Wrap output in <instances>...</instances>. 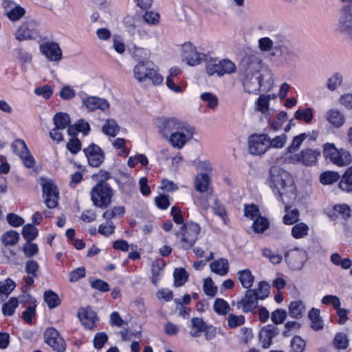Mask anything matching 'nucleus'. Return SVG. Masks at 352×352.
<instances>
[{
    "mask_svg": "<svg viewBox=\"0 0 352 352\" xmlns=\"http://www.w3.org/2000/svg\"><path fill=\"white\" fill-rule=\"evenodd\" d=\"M269 185L280 201L287 204L296 197V187L294 181L287 171L278 166L270 169Z\"/></svg>",
    "mask_w": 352,
    "mask_h": 352,
    "instance_id": "f257e3e1",
    "label": "nucleus"
},
{
    "mask_svg": "<svg viewBox=\"0 0 352 352\" xmlns=\"http://www.w3.org/2000/svg\"><path fill=\"white\" fill-rule=\"evenodd\" d=\"M263 62L258 54H251L245 62L243 87L249 94H256L261 88L258 72L262 67Z\"/></svg>",
    "mask_w": 352,
    "mask_h": 352,
    "instance_id": "f03ea898",
    "label": "nucleus"
},
{
    "mask_svg": "<svg viewBox=\"0 0 352 352\" xmlns=\"http://www.w3.org/2000/svg\"><path fill=\"white\" fill-rule=\"evenodd\" d=\"M133 76L139 82L149 80L153 85H158L163 81V77L148 61H140L133 68Z\"/></svg>",
    "mask_w": 352,
    "mask_h": 352,
    "instance_id": "7ed1b4c3",
    "label": "nucleus"
},
{
    "mask_svg": "<svg viewBox=\"0 0 352 352\" xmlns=\"http://www.w3.org/2000/svg\"><path fill=\"white\" fill-rule=\"evenodd\" d=\"M199 232V225L190 221L180 226L179 230L175 232V235L177 237L180 238L182 247L184 249H190L197 240Z\"/></svg>",
    "mask_w": 352,
    "mask_h": 352,
    "instance_id": "20e7f679",
    "label": "nucleus"
},
{
    "mask_svg": "<svg viewBox=\"0 0 352 352\" xmlns=\"http://www.w3.org/2000/svg\"><path fill=\"white\" fill-rule=\"evenodd\" d=\"M323 155L338 166H345L352 162L351 153L344 149H338L332 143H325L322 146Z\"/></svg>",
    "mask_w": 352,
    "mask_h": 352,
    "instance_id": "39448f33",
    "label": "nucleus"
},
{
    "mask_svg": "<svg viewBox=\"0 0 352 352\" xmlns=\"http://www.w3.org/2000/svg\"><path fill=\"white\" fill-rule=\"evenodd\" d=\"M112 195V189L105 182H99L91 191L94 205L101 208H107L111 204Z\"/></svg>",
    "mask_w": 352,
    "mask_h": 352,
    "instance_id": "423d86ee",
    "label": "nucleus"
},
{
    "mask_svg": "<svg viewBox=\"0 0 352 352\" xmlns=\"http://www.w3.org/2000/svg\"><path fill=\"white\" fill-rule=\"evenodd\" d=\"M274 48L280 52L279 61L281 65L292 67L296 65L298 56L287 40H278Z\"/></svg>",
    "mask_w": 352,
    "mask_h": 352,
    "instance_id": "0eeeda50",
    "label": "nucleus"
},
{
    "mask_svg": "<svg viewBox=\"0 0 352 352\" xmlns=\"http://www.w3.org/2000/svg\"><path fill=\"white\" fill-rule=\"evenodd\" d=\"M320 156V151L318 149L307 148L300 153L290 155L287 161L291 164H301L306 166H311L316 164L318 157Z\"/></svg>",
    "mask_w": 352,
    "mask_h": 352,
    "instance_id": "6e6552de",
    "label": "nucleus"
},
{
    "mask_svg": "<svg viewBox=\"0 0 352 352\" xmlns=\"http://www.w3.org/2000/svg\"><path fill=\"white\" fill-rule=\"evenodd\" d=\"M206 70L209 76L216 74L218 76H223L225 74L234 73L236 67L233 62L228 59H223L218 62L210 60L207 62Z\"/></svg>",
    "mask_w": 352,
    "mask_h": 352,
    "instance_id": "1a4fd4ad",
    "label": "nucleus"
},
{
    "mask_svg": "<svg viewBox=\"0 0 352 352\" xmlns=\"http://www.w3.org/2000/svg\"><path fill=\"white\" fill-rule=\"evenodd\" d=\"M248 151L254 156H261L268 150V135L264 133H254L248 137Z\"/></svg>",
    "mask_w": 352,
    "mask_h": 352,
    "instance_id": "9d476101",
    "label": "nucleus"
},
{
    "mask_svg": "<svg viewBox=\"0 0 352 352\" xmlns=\"http://www.w3.org/2000/svg\"><path fill=\"white\" fill-rule=\"evenodd\" d=\"M206 55L197 52V48L191 43H185L182 47V57L184 61L190 66H196L201 63Z\"/></svg>",
    "mask_w": 352,
    "mask_h": 352,
    "instance_id": "9b49d317",
    "label": "nucleus"
},
{
    "mask_svg": "<svg viewBox=\"0 0 352 352\" xmlns=\"http://www.w3.org/2000/svg\"><path fill=\"white\" fill-rule=\"evenodd\" d=\"M307 258V252L304 250L295 248L290 250L285 254V261L290 268L300 270L303 266Z\"/></svg>",
    "mask_w": 352,
    "mask_h": 352,
    "instance_id": "f8f14e48",
    "label": "nucleus"
},
{
    "mask_svg": "<svg viewBox=\"0 0 352 352\" xmlns=\"http://www.w3.org/2000/svg\"><path fill=\"white\" fill-rule=\"evenodd\" d=\"M36 24L33 20L22 23L15 32V38L19 41L35 38L37 36Z\"/></svg>",
    "mask_w": 352,
    "mask_h": 352,
    "instance_id": "ddd939ff",
    "label": "nucleus"
},
{
    "mask_svg": "<svg viewBox=\"0 0 352 352\" xmlns=\"http://www.w3.org/2000/svg\"><path fill=\"white\" fill-rule=\"evenodd\" d=\"M45 343L50 346L57 352H64L65 349V342L60 336L58 331L54 328H48L44 334Z\"/></svg>",
    "mask_w": 352,
    "mask_h": 352,
    "instance_id": "4468645a",
    "label": "nucleus"
},
{
    "mask_svg": "<svg viewBox=\"0 0 352 352\" xmlns=\"http://www.w3.org/2000/svg\"><path fill=\"white\" fill-rule=\"evenodd\" d=\"M42 188L47 206L50 208H56L58 205V192L54 182L50 180H43Z\"/></svg>",
    "mask_w": 352,
    "mask_h": 352,
    "instance_id": "2eb2a0df",
    "label": "nucleus"
},
{
    "mask_svg": "<svg viewBox=\"0 0 352 352\" xmlns=\"http://www.w3.org/2000/svg\"><path fill=\"white\" fill-rule=\"evenodd\" d=\"M2 7L4 10L5 15L11 21H17L20 20L25 14V10L14 1L11 0H3Z\"/></svg>",
    "mask_w": 352,
    "mask_h": 352,
    "instance_id": "dca6fc26",
    "label": "nucleus"
},
{
    "mask_svg": "<svg viewBox=\"0 0 352 352\" xmlns=\"http://www.w3.org/2000/svg\"><path fill=\"white\" fill-rule=\"evenodd\" d=\"M39 50L50 61L59 62L62 58L61 49L56 43L44 42L40 45Z\"/></svg>",
    "mask_w": 352,
    "mask_h": 352,
    "instance_id": "f3484780",
    "label": "nucleus"
},
{
    "mask_svg": "<svg viewBox=\"0 0 352 352\" xmlns=\"http://www.w3.org/2000/svg\"><path fill=\"white\" fill-rule=\"evenodd\" d=\"M84 153L89 165L93 167H98L104 161V153L98 145L94 144H90L84 149Z\"/></svg>",
    "mask_w": 352,
    "mask_h": 352,
    "instance_id": "a211bd4d",
    "label": "nucleus"
},
{
    "mask_svg": "<svg viewBox=\"0 0 352 352\" xmlns=\"http://www.w3.org/2000/svg\"><path fill=\"white\" fill-rule=\"evenodd\" d=\"M258 298L254 295L253 290L248 289L244 297L236 302L238 309H241L244 313L253 312L258 306Z\"/></svg>",
    "mask_w": 352,
    "mask_h": 352,
    "instance_id": "6ab92c4d",
    "label": "nucleus"
},
{
    "mask_svg": "<svg viewBox=\"0 0 352 352\" xmlns=\"http://www.w3.org/2000/svg\"><path fill=\"white\" fill-rule=\"evenodd\" d=\"M82 104L89 111L100 109L104 111L109 108L108 101L96 96H89L82 99Z\"/></svg>",
    "mask_w": 352,
    "mask_h": 352,
    "instance_id": "aec40b11",
    "label": "nucleus"
},
{
    "mask_svg": "<svg viewBox=\"0 0 352 352\" xmlns=\"http://www.w3.org/2000/svg\"><path fill=\"white\" fill-rule=\"evenodd\" d=\"M184 126V124L176 118H166L162 123L160 131L163 136L167 138L175 131L182 129Z\"/></svg>",
    "mask_w": 352,
    "mask_h": 352,
    "instance_id": "412c9836",
    "label": "nucleus"
},
{
    "mask_svg": "<svg viewBox=\"0 0 352 352\" xmlns=\"http://www.w3.org/2000/svg\"><path fill=\"white\" fill-rule=\"evenodd\" d=\"M326 121L333 128L338 129L345 123L344 114L336 109L328 110L324 116Z\"/></svg>",
    "mask_w": 352,
    "mask_h": 352,
    "instance_id": "4be33fe9",
    "label": "nucleus"
},
{
    "mask_svg": "<svg viewBox=\"0 0 352 352\" xmlns=\"http://www.w3.org/2000/svg\"><path fill=\"white\" fill-rule=\"evenodd\" d=\"M78 316L82 324L87 329H92L98 320L96 312L89 307L80 309Z\"/></svg>",
    "mask_w": 352,
    "mask_h": 352,
    "instance_id": "5701e85b",
    "label": "nucleus"
},
{
    "mask_svg": "<svg viewBox=\"0 0 352 352\" xmlns=\"http://www.w3.org/2000/svg\"><path fill=\"white\" fill-rule=\"evenodd\" d=\"M276 328L273 324H268L263 327L260 331L259 338L262 346L267 349L272 342V338L275 336Z\"/></svg>",
    "mask_w": 352,
    "mask_h": 352,
    "instance_id": "b1692460",
    "label": "nucleus"
},
{
    "mask_svg": "<svg viewBox=\"0 0 352 352\" xmlns=\"http://www.w3.org/2000/svg\"><path fill=\"white\" fill-rule=\"evenodd\" d=\"M46 7L55 14H61L69 10V3L67 0H45Z\"/></svg>",
    "mask_w": 352,
    "mask_h": 352,
    "instance_id": "393cba45",
    "label": "nucleus"
},
{
    "mask_svg": "<svg viewBox=\"0 0 352 352\" xmlns=\"http://www.w3.org/2000/svg\"><path fill=\"white\" fill-rule=\"evenodd\" d=\"M260 79V85L262 91H270L274 85V80L273 77V73L268 69H263L261 74L258 73Z\"/></svg>",
    "mask_w": 352,
    "mask_h": 352,
    "instance_id": "a878e982",
    "label": "nucleus"
},
{
    "mask_svg": "<svg viewBox=\"0 0 352 352\" xmlns=\"http://www.w3.org/2000/svg\"><path fill=\"white\" fill-rule=\"evenodd\" d=\"M338 188L346 193H352V166L348 167L342 175Z\"/></svg>",
    "mask_w": 352,
    "mask_h": 352,
    "instance_id": "bb28decb",
    "label": "nucleus"
},
{
    "mask_svg": "<svg viewBox=\"0 0 352 352\" xmlns=\"http://www.w3.org/2000/svg\"><path fill=\"white\" fill-rule=\"evenodd\" d=\"M340 30L344 33L351 35L352 32V12L343 10L339 19Z\"/></svg>",
    "mask_w": 352,
    "mask_h": 352,
    "instance_id": "cd10ccee",
    "label": "nucleus"
},
{
    "mask_svg": "<svg viewBox=\"0 0 352 352\" xmlns=\"http://www.w3.org/2000/svg\"><path fill=\"white\" fill-rule=\"evenodd\" d=\"M210 267L213 273L219 276H225L229 270V263L226 258H221L212 261L210 264Z\"/></svg>",
    "mask_w": 352,
    "mask_h": 352,
    "instance_id": "c85d7f7f",
    "label": "nucleus"
},
{
    "mask_svg": "<svg viewBox=\"0 0 352 352\" xmlns=\"http://www.w3.org/2000/svg\"><path fill=\"white\" fill-rule=\"evenodd\" d=\"M308 317L311 320V327L314 331H320L323 329V320L320 316V310L316 308H312L309 314Z\"/></svg>",
    "mask_w": 352,
    "mask_h": 352,
    "instance_id": "c756f323",
    "label": "nucleus"
},
{
    "mask_svg": "<svg viewBox=\"0 0 352 352\" xmlns=\"http://www.w3.org/2000/svg\"><path fill=\"white\" fill-rule=\"evenodd\" d=\"M206 324L203 319L199 318H192L190 320V335L193 338L199 337L206 329Z\"/></svg>",
    "mask_w": 352,
    "mask_h": 352,
    "instance_id": "7c9ffc66",
    "label": "nucleus"
},
{
    "mask_svg": "<svg viewBox=\"0 0 352 352\" xmlns=\"http://www.w3.org/2000/svg\"><path fill=\"white\" fill-rule=\"evenodd\" d=\"M16 283L10 278L0 281V302H3L15 289Z\"/></svg>",
    "mask_w": 352,
    "mask_h": 352,
    "instance_id": "2f4dec72",
    "label": "nucleus"
},
{
    "mask_svg": "<svg viewBox=\"0 0 352 352\" xmlns=\"http://www.w3.org/2000/svg\"><path fill=\"white\" fill-rule=\"evenodd\" d=\"M274 94H263L257 99L256 102V109L263 113H267L269 111V103L272 99H276Z\"/></svg>",
    "mask_w": 352,
    "mask_h": 352,
    "instance_id": "473e14b6",
    "label": "nucleus"
},
{
    "mask_svg": "<svg viewBox=\"0 0 352 352\" xmlns=\"http://www.w3.org/2000/svg\"><path fill=\"white\" fill-rule=\"evenodd\" d=\"M305 310V306L302 300L292 301L289 306V315L292 318L298 319L302 317Z\"/></svg>",
    "mask_w": 352,
    "mask_h": 352,
    "instance_id": "72a5a7b5",
    "label": "nucleus"
},
{
    "mask_svg": "<svg viewBox=\"0 0 352 352\" xmlns=\"http://www.w3.org/2000/svg\"><path fill=\"white\" fill-rule=\"evenodd\" d=\"M237 275L243 287L250 289L254 280V277L250 270L248 269L240 270L238 272Z\"/></svg>",
    "mask_w": 352,
    "mask_h": 352,
    "instance_id": "f704fd0d",
    "label": "nucleus"
},
{
    "mask_svg": "<svg viewBox=\"0 0 352 352\" xmlns=\"http://www.w3.org/2000/svg\"><path fill=\"white\" fill-rule=\"evenodd\" d=\"M169 142L173 147L180 149L186 144L187 137L184 133L177 131L169 136Z\"/></svg>",
    "mask_w": 352,
    "mask_h": 352,
    "instance_id": "c9c22d12",
    "label": "nucleus"
},
{
    "mask_svg": "<svg viewBox=\"0 0 352 352\" xmlns=\"http://www.w3.org/2000/svg\"><path fill=\"white\" fill-rule=\"evenodd\" d=\"M119 131L120 126L117 122L113 119L107 120L102 127V133L111 137H115Z\"/></svg>",
    "mask_w": 352,
    "mask_h": 352,
    "instance_id": "e433bc0d",
    "label": "nucleus"
},
{
    "mask_svg": "<svg viewBox=\"0 0 352 352\" xmlns=\"http://www.w3.org/2000/svg\"><path fill=\"white\" fill-rule=\"evenodd\" d=\"M307 134L305 133L294 136L291 144L287 148V153L291 155L295 154L294 153L300 148L302 142L307 138Z\"/></svg>",
    "mask_w": 352,
    "mask_h": 352,
    "instance_id": "4c0bfd02",
    "label": "nucleus"
},
{
    "mask_svg": "<svg viewBox=\"0 0 352 352\" xmlns=\"http://www.w3.org/2000/svg\"><path fill=\"white\" fill-rule=\"evenodd\" d=\"M55 127L60 129L67 128L70 124L69 116L66 113H57L53 118Z\"/></svg>",
    "mask_w": 352,
    "mask_h": 352,
    "instance_id": "58836bf2",
    "label": "nucleus"
},
{
    "mask_svg": "<svg viewBox=\"0 0 352 352\" xmlns=\"http://www.w3.org/2000/svg\"><path fill=\"white\" fill-rule=\"evenodd\" d=\"M294 116L296 120L302 121L306 124H309L314 118L313 109L311 107H307L304 109H298L295 112Z\"/></svg>",
    "mask_w": 352,
    "mask_h": 352,
    "instance_id": "ea45409f",
    "label": "nucleus"
},
{
    "mask_svg": "<svg viewBox=\"0 0 352 352\" xmlns=\"http://www.w3.org/2000/svg\"><path fill=\"white\" fill-rule=\"evenodd\" d=\"M44 300L50 309L55 308L60 304V298L52 290H47L45 292Z\"/></svg>",
    "mask_w": 352,
    "mask_h": 352,
    "instance_id": "a19ab883",
    "label": "nucleus"
},
{
    "mask_svg": "<svg viewBox=\"0 0 352 352\" xmlns=\"http://www.w3.org/2000/svg\"><path fill=\"white\" fill-rule=\"evenodd\" d=\"M309 228L305 223H298L292 228V235L295 239H302L308 234Z\"/></svg>",
    "mask_w": 352,
    "mask_h": 352,
    "instance_id": "79ce46f5",
    "label": "nucleus"
},
{
    "mask_svg": "<svg viewBox=\"0 0 352 352\" xmlns=\"http://www.w3.org/2000/svg\"><path fill=\"white\" fill-rule=\"evenodd\" d=\"M340 178L338 173L329 170L320 175V181L324 185H330L338 182Z\"/></svg>",
    "mask_w": 352,
    "mask_h": 352,
    "instance_id": "37998d69",
    "label": "nucleus"
},
{
    "mask_svg": "<svg viewBox=\"0 0 352 352\" xmlns=\"http://www.w3.org/2000/svg\"><path fill=\"white\" fill-rule=\"evenodd\" d=\"M333 346L338 350L346 349L349 346V339L344 333H338L333 340Z\"/></svg>",
    "mask_w": 352,
    "mask_h": 352,
    "instance_id": "c03bdc74",
    "label": "nucleus"
},
{
    "mask_svg": "<svg viewBox=\"0 0 352 352\" xmlns=\"http://www.w3.org/2000/svg\"><path fill=\"white\" fill-rule=\"evenodd\" d=\"M210 183L209 176L206 174H200L195 179V188L199 192H206Z\"/></svg>",
    "mask_w": 352,
    "mask_h": 352,
    "instance_id": "a18cd8bd",
    "label": "nucleus"
},
{
    "mask_svg": "<svg viewBox=\"0 0 352 352\" xmlns=\"http://www.w3.org/2000/svg\"><path fill=\"white\" fill-rule=\"evenodd\" d=\"M287 141V136L285 134L277 135L272 139L268 136V148H282L285 146Z\"/></svg>",
    "mask_w": 352,
    "mask_h": 352,
    "instance_id": "49530a36",
    "label": "nucleus"
},
{
    "mask_svg": "<svg viewBox=\"0 0 352 352\" xmlns=\"http://www.w3.org/2000/svg\"><path fill=\"white\" fill-rule=\"evenodd\" d=\"M285 214L283 217V222L287 225H292L296 223L299 219V211L297 209L289 210L285 206Z\"/></svg>",
    "mask_w": 352,
    "mask_h": 352,
    "instance_id": "de8ad7c7",
    "label": "nucleus"
},
{
    "mask_svg": "<svg viewBox=\"0 0 352 352\" xmlns=\"http://www.w3.org/2000/svg\"><path fill=\"white\" fill-rule=\"evenodd\" d=\"M19 305V301L16 298H11L7 302L4 303L2 307V312L4 316H12L16 308Z\"/></svg>",
    "mask_w": 352,
    "mask_h": 352,
    "instance_id": "09e8293b",
    "label": "nucleus"
},
{
    "mask_svg": "<svg viewBox=\"0 0 352 352\" xmlns=\"http://www.w3.org/2000/svg\"><path fill=\"white\" fill-rule=\"evenodd\" d=\"M22 235L26 241H32L37 236L38 230L33 225L27 224L23 228Z\"/></svg>",
    "mask_w": 352,
    "mask_h": 352,
    "instance_id": "8fccbe9b",
    "label": "nucleus"
},
{
    "mask_svg": "<svg viewBox=\"0 0 352 352\" xmlns=\"http://www.w3.org/2000/svg\"><path fill=\"white\" fill-rule=\"evenodd\" d=\"M254 292V295L258 300H264L269 295L270 285L265 282H260L258 287L252 289Z\"/></svg>",
    "mask_w": 352,
    "mask_h": 352,
    "instance_id": "3c124183",
    "label": "nucleus"
},
{
    "mask_svg": "<svg viewBox=\"0 0 352 352\" xmlns=\"http://www.w3.org/2000/svg\"><path fill=\"white\" fill-rule=\"evenodd\" d=\"M11 147L13 151L19 157L23 156L24 154H27L29 151L25 142L20 139L14 140Z\"/></svg>",
    "mask_w": 352,
    "mask_h": 352,
    "instance_id": "603ef678",
    "label": "nucleus"
},
{
    "mask_svg": "<svg viewBox=\"0 0 352 352\" xmlns=\"http://www.w3.org/2000/svg\"><path fill=\"white\" fill-rule=\"evenodd\" d=\"M290 346V352H304L306 342L301 337L296 336L292 338Z\"/></svg>",
    "mask_w": 352,
    "mask_h": 352,
    "instance_id": "864d4df0",
    "label": "nucleus"
},
{
    "mask_svg": "<svg viewBox=\"0 0 352 352\" xmlns=\"http://www.w3.org/2000/svg\"><path fill=\"white\" fill-rule=\"evenodd\" d=\"M174 284L176 287H181L186 282L188 279V274L183 268L176 269L173 274Z\"/></svg>",
    "mask_w": 352,
    "mask_h": 352,
    "instance_id": "5fc2aeb1",
    "label": "nucleus"
},
{
    "mask_svg": "<svg viewBox=\"0 0 352 352\" xmlns=\"http://www.w3.org/2000/svg\"><path fill=\"white\" fill-rule=\"evenodd\" d=\"M269 226L267 219L263 217H258L253 222V230L255 232L263 233Z\"/></svg>",
    "mask_w": 352,
    "mask_h": 352,
    "instance_id": "6e6d98bb",
    "label": "nucleus"
},
{
    "mask_svg": "<svg viewBox=\"0 0 352 352\" xmlns=\"http://www.w3.org/2000/svg\"><path fill=\"white\" fill-rule=\"evenodd\" d=\"M19 238V234L16 231L10 230L3 234L1 241L5 245H13L18 242Z\"/></svg>",
    "mask_w": 352,
    "mask_h": 352,
    "instance_id": "4d7b16f0",
    "label": "nucleus"
},
{
    "mask_svg": "<svg viewBox=\"0 0 352 352\" xmlns=\"http://www.w3.org/2000/svg\"><path fill=\"white\" fill-rule=\"evenodd\" d=\"M214 310L220 315H226L230 310L228 303L222 298H217L214 302Z\"/></svg>",
    "mask_w": 352,
    "mask_h": 352,
    "instance_id": "13d9d810",
    "label": "nucleus"
},
{
    "mask_svg": "<svg viewBox=\"0 0 352 352\" xmlns=\"http://www.w3.org/2000/svg\"><path fill=\"white\" fill-rule=\"evenodd\" d=\"M287 316V314L285 310L277 309L271 314V320L274 324H280L285 322Z\"/></svg>",
    "mask_w": 352,
    "mask_h": 352,
    "instance_id": "bf43d9fd",
    "label": "nucleus"
},
{
    "mask_svg": "<svg viewBox=\"0 0 352 352\" xmlns=\"http://www.w3.org/2000/svg\"><path fill=\"white\" fill-rule=\"evenodd\" d=\"M245 317L243 315L236 316L234 314H230L228 316V324L231 329L236 328L243 324Z\"/></svg>",
    "mask_w": 352,
    "mask_h": 352,
    "instance_id": "052dcab7",
    "label": "nucleus"
},
{
    "mask_svg": "<svg viewBox=\"0 0 352 352\" xmlns=\"http://www.w3.org/2000/svg\"><path fill=\"white\" fill-rule=\"evenodd\" d=\"M276 41H272L269 37L261 38L258 41V48L262 52H270L273 49L274 45H276Z\"/></svg>",
    "mask_w": 352,
    "mask_h": 352,
    "instance_id": "680f3d73",
    "label": "nucleus"
},
{
    "mask_svg": "<svg viewBox=\"0 0 352 352\" xmlns=\"http://www.w3.org/2000/svg\"><path fill=\"white\" fill-rule=\"evenodd\" d=\"M22 250L26 257L31 258L38 252V245L31 241H26L22 248Z\"/></svg>",
    "mask_w": 352,
    "mask_h": 352,
    "instance_id": "e2e57ef3",
    "label": "nucleus"
},
{
    "mask_svg": "<svg viewBox=\"0 0 352 352\" xmlns=\"http://www.w3.org/2000/svg\"><path fill=\"white\" fill-rule=\"evenodd\" d=\"M203 289L204 293L210 297H214L217 292V289L213 285V281L212 278H207L204 279Z\"/></svg>",
    "mask_w": 352,
    "mask_h": 352,
    "instance_id": "0e129e2a",
    "label": "nucleus"
},
{
    "mask_svg": "<svg viewBox=\"0 0 352 352\" xmlns=\"http://www.w3.org/2000/svg\"><path fill=\"white\" fill-rule=\"evenodd\" d=\"M160 16L159 13L155 11L146 12L143 15L144 21L149 25H157L160 22Z\"/></svg>",
    "mask_w": 352,
    "mask_h": 352,
    "instance_id": "69168bd1",
    "label": "nucleus"
},
{
    "mask_svg": "<svg viewBox=\"0 0 352 352\" xmlns=\"http://www.w3.org/2000/svg\"><path fill=\"white\" fill-rule=\"evenodd\" d=\"M342 82V76L339 73H336L329 78L327 82V87L329 89L333 91L341 85Z\"/></svg>",
    "mask_w": 352,
    "mask_h": 352,
    "instance_id": "338daca9",
    "label": "nucleus"
},
{
    "mask_svg": "<svg viewBox=\"0 0 352 352\" xmlns=\"http://www.w3.org/2000/svg\"><path fill=\"white\" fill-rule=\"evenodd\" d=\"M201 99L207 103L210 109H214L218 104L217 98L210 92H206L201 95Z\"/></svg>",
    "mask_w": 352,
    "mask_h": 352,
    "instance_id": "774afa93",
    "label": "nucleus"
}]
</instances>
